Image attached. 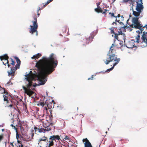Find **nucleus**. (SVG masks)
<instances>
[{
  "label": "nucleus",
  "mask_w": 147,
  "mask_h": 147,
  "mask_svg": "<svg viewBox=\"0 0 147 147\" xmlns=\"http://www.w3.org/2000/svg\"><path fill=\"white\" fill-rule=\"evenodd\" d=\"M57 64V59L53 53L49 57H43L36 63V66L39 71L37 76L40 85L45 83L47 80L46 77L55 70Z\"/></svg>",
  "instance_id": "nucleus-1"
},
{
  "label": "nucleus",
  "mask_w": 147,
  "mask_h": 147,
  "mask_svg": "<svg viewBox=\"0 0 147 147\" xmlns=\"http://www.w3.org/2000/svg\"><path fill=\"white\" fill-rule=\"evenodd\" d=\"M25 76L28 83L26 86H23V88L24 90V93L30 96L34 93V92L31 90H33L36 86V83L32 82V81L34 80V78L32 75L28 74Z\"/></svg>",
  "instance_id": "nucleus-2"
},
{
  "label": "nucleus",
  "mask_w": 147,
  "mask_h": 147,
  "mask_svg": "<svg viewBox=\"0 0 147 147\" xmlns=\"http://www.w3.org/2000/svg\"><path fill=\"white\" fill-rule=\"evenodd\" d=\"M132 24L129 25L132 28L138 29L140 30L141 32L144 30V28H147V25L143 26L141 22L139 20L138 17H132L131 18Z\"/></svg>",
  "instance_id": "nucleus-3"
},
{
  "label": "nucleus",
  "mask_w": 147,
  "mask_h": 147,
  "mask_svg": "<svg viewBox=\"0 0 147 147\" xmlns=\"http://www.w3.org/2000/svg\"><path fill=\"white\" fill-rule=\"evenodd\" d=\"M120 59L117 58V56L115 53H108L107 54L106 59L104 60V63L106 65L108 64L111 62L115 61V63L113 64L114 66H115L119 62Z\"/></svg>",
  "instance_id": "nucleus-4"
},
{
  "label": "nucleus",
  "mask_w": 147,
  "mask_h": 147,
  "mask_svg": "<svg viewBox=\"0 0 147 147\" xmlns=\"http://www.w3.org/2000/svg\"><path fill=\"white\" fill-rule=\"evenodd\" d=\"M14 58L16 61L17 63L14 67H11L10 70L7 71L8 76H11L12 77H13L15 75V73L16 71L18 69L20 68V66L21 61L20 59L17 57H15Z\"/></svg>",
  "instance_id": "nucleus-5"
},
{
  "label": "nucleus",
  "mask_w": 147,
  "mask_h": 147,
  "mask_svg": "<svg viewBox=\"0 0 147 147\" xmlns=\"http://www.w3.org/2000/svg\"><path fill=\"white\" fill-rule=\"evenodd\" d=\"M3 93L5 94L3 95L4 98L3 100L6 102L7 104L6 107L13 109V110H16V108L14 107V105L12 103L11 101H9L8 99V98L9 95L8 92L6 91V90L5 88H3Z\"/></svg>",
  "instance_id": "nucleus-6"
},
{
  "label": "nucleus",
  "mask_w": 147,
  "mask_h": 147,
  "mask_svg": "<svg viewBox=\"0 0 147 147\" xmlns=\"http://www.w3.org/2000/svg\"><path fill=\"white\" fill-rule=\"evenodd\" d=\"M34 20L32 21L33 25L30 26V28L29 32L32 34L36 32V35L37 36L38 35V32L37 30L38 28V25L37 23V20L36 17H34Z\"/></svg>",
  "instance_id": "nucleus-7"
},
{
  "label": "nucleus",
  "mask_w": 147,
  "mask_h": 147,
  "mask_svg": "<svg viewBox=\"0 0 147 147\" xmlns=\"http://www.w3.org/2000/svg\"><path fill=\"white\" fill-rule=\"evenodd\" d=\"M60 140V137L58 135H53L50 137L48 139H47L46 142L47 146H53L54 144V142L56 141V140Z\"/></svg>",
  "instance_id": "nucleus-8"
},
{
  "label": "nucleus",
  "mask_w": 147,
  "mask_h": 147,
  "mask_svg": "<svg viewBox=\"0 0 147 147\" xmlns=\"http://www.w3.org/2000/svg\"><path fill=\"white\" fill-rule=\"evenodd\" d=\"M147 29V28H146ZM140 36L138 35L136 37V41L137 43L141 42V43L143 42H145L147 45V32H145V31L143 32V34L141 37L142 42H141L140 40Z\"/></svg>",
  "instance_id": "nucleus-9"
},
{
  "label": "nucleus",
  "mask_w": 147,
  "mask_h": 147,
  "mask_svg": "<svg viewBox=\"0 0 147 147\" xmlns=\"http://www.w3.org/2000/svg\"><path fill=\"white\" fill-rule=\"evenodd\" d=\"M94 36V35L92 33L88 38H85L81 42L82 44L84 45L88 44L92 40Z\"/></svg>",
  "instance_id": "nucleus-10"
},
{
  "label": "nucleus",
  "mask_w": 147,
  "mask_h": 147,
  "mask_svg": "<svg viewBox=\"0 0 147 147\" xmlns=\"http://www.w3.org/2000/svg\"><path fill=\"white\" fill-rule=\"evenodd\" d=\"M0 58L1 61H6V63H5L4 61H3V64L5 65L6 64H7V66L8 67H9L10 65L9 64V61L8 60V59L9 57L7 54L4 55L0 56Z\"/></svg>",
  "instance_id": "nucleus-11"
},
{
  "label": "nucleus",
  "mask_w": 147,
  "mask_h": 147,
  "mask_svg": "<svg viewBox=\"0 0 147 147\" xmlns=\"http://www.w3.org/2000/svg\"><path fill=\"white\" fill-rule=\"evenodd\" d=\"M121 29H120V31L119 32V31L118 34L117 33H115L114 34H115L114 37L116 39L118 40V35L121 34V35H122V36H123V39L124 40V41H125V40L126 36H125V34L122 33V31L121 30Z\"/></svg>",
  "instance_id": "nucleus-12"
},
{
  "label": "nucleus",
  "mask_w": 147,
  "mask_h": 147,
  "mask_svg": "<svg viewBox=\"0 0 147 147\" xmlns=\"http://www.w3.org/2000/svg\"><path fill=\"white\" fill-rule=\"evenodd\" d=\"M117 45L114 44H113L109 51V53H116L115 48Z\"/></svg>",
  "instance_id": "nucleus-13"
},
{
  "label": "nucleus",
  "mask_w": 147,
  "mask_h": 147,
  "mask_svg": "<svg viewBox=\"0 0 147 147\" xmlns=\"http://www.w3.org/2000/svg\"><path fill=\"white\" fill-rule=\"evenodd\" d=\"M134 42H135L133 40L129 42L127 44V47L129 48H132L135 47Z\"/></svg>",
  "instance_id": "nucleus-14"
},
{
  "label": "nucleus",
  "mask_w": 147,
  "mask_h": 147,
  "mask_svg": "<svg viewBox=\"0 0 147 147\" xmlns=\"http://www.w3.org/2000/svg\"><path fill=\"white\" fill-rule=\"evenodd\" d=\"M143 3H138L137 4V5L136 9V10H138L141 12H142V10H143L144 8L143 6Z\"/></svg>",
  "instance_id": "nucleus-15"
},
{
  "label": "nucleus",
  "mask_w": 147,
  "mask_h": 147,
  "mask_svg": "<svg viewBox=\"0 0 147 147\" xmlns=\"http://www.w3.org/2000/svg\"><path fill=\"white\" fill-rule=\"evenodd\" d=\"M46 102L45 101L44 102V101L42 100H40L38 102V103L37 104V105L38 106H41L42 107H44V106H45L46 105Z\"/></svg>",
  "instance_id": "nucleus-16"
},
{
  "label": "nucleus",
  "mask_w": 147,
  "mask_h": 147,
  "mask_svg": "<svg viewBox=\"0 0 147 147\" xmlns=\"http://www.w3.org/2000/svg\"><path fill=\"white\" fill-rule=\"evenodd\" d=\"M136 11H135L133 9V14L135 16V17H138L140 15L141 12L138 11L136 10Z\"/></svg>",
  "instance_id": "nucleus-17"
},
{
  "label": "nucleus",
  "mask_w": 147,
  "mask_h": 147,
  "mask_svg": "<svg viewBox=\"0 0 147 147\" xmlns=\"http://www.w3.org/2000/svg\"><path fill=\"white\" fill-rule=\"evenodd\" d=\"M46 106L44 107V111L45 109L47 111L48 109H51L52 108V103L50 102L49 104H48L47 102H46Z\"/></svg>",
  "instance_id": "nucleus-18"
},
{
  "label": "nucleus",
  "mask_w": 147,
  "mask_h": 147,
  "mask_svg": "<svg viewBox=\"0 0 147 147\" xmlns=\"http://www.w3.org/2000/svg\"><path fill=\"white\" fill-rule=\"evenodd\" d=\"M47 138L45 136H44L41 138H40L39 139L38 141V144H39V143H41V142L42 141H43L44 142H47Z\"/></svg>",
  "instance_id": "nucleus-19"
},
{
  "label": "nucleus",
  "mask_w": 147,
  "mask_h": 147,
  "mask_svg": "<svg viewBox=\"0 0 147 147\" xmlns=\"http://www.w3.org/2000/svg\"><path fill=\"white\" fill-rule=\"evenodd\" d=\"M130 26L127 27V26L124 25L123 26L121 27V29H122L123 31H125V28H126L127 30H128L129 31H131L132 30V29L131 28Z\"/></svg>",
  "instance_id": "nucleus-20"
},
{
  "label": "nucleus",
  "mask_w": 147,
  "mask_h": 147,
  "mask_svg": "<svg viewBox=\"0 0 147 147\" xmlns=\"http://www.w3.org/2000/svg\"><path fill=\"white\" fill-rule=\"evenodd\" d=\"M17 143L18 145V147H27L24 146L22 143V142L19 140H17Z\"/></svg>",
  "instance_id": "nucleus-21"
},
{
  "label": "nucleus",
  "mask_w": 147,
  "mask_h": 147,
  "mask_svg": "<svg viewBox=\"0 0 147 147\" xmlns=\"http://www.w3.org/2000/svg\"><path fill=\"white\" fill-rule=\"evenodd\" d=\"M41 56V54L40 53H38L37 54L33 56L31 58L32 59H35L36 60V59H38L39 57H40Z\"/></svg>",
  "instance_id": "nucleus-22"
},
{
  "label": "nucleus",
  "mask_w": 147,
  "mask_h": 147,
  "mask_svg": "<svg viewBox=\"0 0 147 147\" xmlns=\"http://www.w3.org/2000/svg\"><path fill=\"white\" fill-rule=\"evenodd\" d=\"M38 131L39 133L44 132L45 133L46 132V129L43 128H39L38 129Z\"/></svg>",
  "instance_id": "nucleus-23"
},
{
  "label": "nucleus",
  "mask_w": 147,
  "mask_h": 147,
  "mask_svg": "<svg viewBox=\"0 0 147 147\" xmlns=\"http://www.w3.org/2000/svg\"><path fill=\"white\" fill-rule=\"evenodd\" d=\"M84 147H92V146L90 142L88 143H86L84 144Z\"/></svg>",
  "instance_id": "nucleus-24"
},
{
  "label": "nucleus",
  "mask_w": 147,
  "mask_h": 147,
  "mask_svg": "<svg viewBox=\"0 0 147 147\" xmlns=\"http://www.w3.org/2000/svg\"><path fill=\"white\" fill-rule=\"evenodd\" d=\"M53 0H48L47 2L45 3V4H43V7H45L46 5H47L50 2L52 1Z\"/></svg>",
  "instance_id": "nucleus-25"
},
{
  "label": "nucleus",
  "mask_w": 147,
  "mask_h": 147,
  "mask_svg": "<svg viewBox=\"0 0 147 147\" xmlns=\"http://www.w3.org/2000/svg\"><path fill=\"white\" fill-rule=\"evenodd\" d=\"M82 141L84 142H85L84 143V144H85L86 143H89L90 142H89V140L87 139V138H86L85 139H84L82 140Z\"/></svg>",
  "instance_id": "nucleus-26"
},
{
  "label": "nucleus",
  "mask_w": 147,
  "mask_h": 147,
  "mask_svg": "<svg viewBox=\"0 0 147 147\" xmlns=\"http://www.w3.org/2000/svg\"><path fill=\"white\" fill-rule=\"evenodd\" d=\"M109 12V10L107 9H105L104 11H102V13L104 14V16H106L107 15V13H108Z\"/></svg>",
  "instance_id": "nucleus-27"
},
{
  "label": "nucleus",
  "mask_w": 147,
  "mask_h": 147,
  "mask_svg": "<svg viewBox=\"0 0 147 147\" xmlns=\"http://www.w3.org/2000/svg\"><path fill=\"white\" fill-rule=\"evenodd\" d=\"M94 10L95 11L98 13H102V9H98V8H95L94 9Z\"/></svg>",
  "instance_id": "nucleus-28"
},
{
  "label": "nucleus",
  "mask_w": 147,
  "mask_h": 147,
  "mask_svg": "<svg viewBox=\"0 0 147 147\" xmlns=\"http://www.w3.org/2000/svg\"><path fill=\"white\" fill-rule=\"evenodd\" d=\"M114 67L115 66H114V65H113V66L112 67L107 70L106 71H105V72L108 73L109 72L113 70V69L114 68Z\"/></svg>",
  "instance_id": "nucleus-29"
},
{
  "label": "nucleus",
  "mask_w": 147,
  "mask_h": 147,
  "mask_svg": "<svg viewBox=\"0 0 147 147\" xmlns=\"http://www.w3.org/2000/svg\"><path fill=\"white\" fill-rule=\"evenodd\" d=\"M45 129H46V132L47 131H50L51 129V128L49 126L45 127Z\"/></svg>",
  "instance_id": "nucleus-30"
},
{
  "label": "nucleus",
  "mask_w": 147,
  "mask_h": 147,
  "mask_svg": "<svg viewBox=\"0 0 147 147\" xmlns=\"http://www.w3.org/2000/svg\"><path fill=\"white\" fill-rule=\"evenodd\" d=\"M61 137L63 139H65V140H69L70 139V138H69V137L67 136H65L64 137H61Z\"/></svg>",
  "instance_id": "nucleus-31"
},
{
  "label": "nucleus",
  "mask_w": 147,
  "mask_h": 147,
  "mask_svg": "<svg viewBox=\"0 0 147 147\" xmlns=\"http://www.w3.org/2000/svg\"><path fill=\"white\" fill-rule=\"evenodd\" d=\"M20 130L21 132L23 133H24V127H23V126H20Z\"/></svg>",
  "instance_id": "nucleus-32"
},
{
  "label": "nucleus",
  "mask_w": 147,
  "mask_h": 147,
  "mask_svg": "<svg viewBox=\"0 0 147 147\" xmlns=\"http://www.w3.org/2000/svg\"><path fill=\"white\" fill-rule=\"evenodd\" d=\"M43 7L42 8H41V9H42ZM41 9L40 8V7H38V10H37V15H38V17L39 15H40V13H39V11Z\"/></svg>",
  "instance_id": "nucleus-33"
},
{
  "label": "nucleus",
  "mask_w": 147,
  "mask_h": 147,
  "mask_svg": "<svg viewBox=\"0 0 147 147\" xmlns=\"http://www.w3.org/2000/svg\"><path fill=\"white\" fill-rule=\"evenodd\" d=\"M109 14L111 15V16L112 17H115V18H116V19H117V16H115L114 15V13H112L111 12H110L109 13Z\"/></svg>",
  "instance_id": "nucleus-34"
},
{
  "label": "nucleus",
  "mask_w": 147,
  "mask_h": 147,
  "mask_svg": "<svg viewBox=\"0 0 147 147\" xmlns=\"http://www.w3.org/2000/svg\"><path fill=\"white\" fill-rule=\"evenodd\" d=\"M16 139L18 140V139L20 138L19 135V134H18V130H17L16 131Z\"/></svg>",
  "instance_id": "nucleus-35"
},
{
  "label": "nucleus",
  "mask_w": 147,
  "mask_h": 147,
  "mask_svg": "<svg viewBox=\"0 0 147 147\" xmlns=\"http://www.w3.org/2000/svg\"><path fill=\"white\" fill-rule=\"evenodd\" d=\"M137 4L138 3H143L142 0H137L136 1Z\"/></svg>",
  "instance_id": "nucleus-36"
},
{
  "label": "nucleus",
  "mask_w": 147,
  "mask_h": 147,
  "mask_svg": "<svg viewBox=\"0 0 147 147\" xmlns=\"http://www.w3.org/2000/svg\"><path fill=\"white\" fill-rule=\"evenodd\" d=\"M11 64L13 66H14L15 64V63L13 59H12L11 58Z\"/></svg>",
  "instance_id": "nucleus-37"
},
{
  "label": "nucleus",
  "mask_w": 147,
  "mask_h": 147,
  "mask_svg": "<svg viewBox=\"0 0 147 147\" xmlns=\"http://www.w3.org/2000/svg\"><path fill=\"white\" fill-rule=\"evenodd\" d=\"M115 21L121 24V25H123V26L124 25L123 24V22H120V20H117V19H116Z\"/></svg>",
  "instance_id": "nucleus-38"
},
{
  "label": "nucleus",
  "mask_w": 147,
  "mask_h": 147,
  "mask_svg": "<svg viewBox=\"0 0 147 147\" xmlns=\"http://www.w3.org/2000/svg\"><path fill=\"white\" fill-rule=\"evenodd\" d=\"M113 28H110V30H111V34H113H113H115V33L114 32V30H113Z\"/></svg>",
  "instance_id": "nucleus-39"
},
{
  "label": "nucleus",
  "mask_w": 147,
  "mask_h": 147,
  "mask_svg": "<svg viewBox=\"0 0 147 147\" xmlns=\"http://www.w3.org/2000/svg\"><path fill=\"white\" fill-rule=\"evenodd\" d=\"M34 131V130L32 129L31 133V136L32 138L34 135V134L33 133Z\"/></svg>",
  "instance_id": "nucleus-40"
},
{
  "label": "nucleus",
  "mask_w": 147,
  "mask_h": 147,
  "mask_svg": "<svg viewBox=\"0 0 147 147\" xmlns=\"http://www.w3.org/2000/svg\"><path fill=\"white\" fill-rule=\"evenodd\" d=\"M11 126L14 129L16 130V131L17 130V128L15 126L13 125V124H11Z\"/></svg>",
  "instance_id": "nucleus-41"
},
{
  "label": "nucleus",
  "mask_w": 147,
  "mask_h": 147,
  "mask_svg": "<svg viewBox=\"0 0 147 147\" xmlns=\"http://www.w3.org/2000/svg\"><path fill=\"white\" fill-rule=\"evenodd\" d=\"M3 136L0 135V141L3 139Z\"/></svg>",
  "instance_id": "nucleus-42"
},
{
  "label": "nucleus",
  "mask_w": 147,
  "mask_h": 147,
  "mask_svg": "<svg viewBox=\"0 0 147 147\" xmlns=\"http://www.w3.org/2000/svg\"><path fill=\"white\" fill-rule=\"evenodd\" d=\"M93 75H92L90 78H89L88 79V80H93Z\"/></svg>",
  "instance_id": "nucleus-43"
},
{
  "label": "nucleus",
  "mask_w": 147,
  "mask_h": 147,
  "mask_svg": "<svg viewBox=\"0 0 147 147\" xmlns=\"http://www.w3.org/2000/svg\"><path fill=\"white\" fill-rule=\"evenodd\" d=\"M100 2H98L97 3H96V4L97 5V7H99L100 6Z\"/></svg>",
  "instance_id": "nucleus-44"
},
{
  "label": "nucleus",
  "mask_w": 147,
  "mask_h": 147,
  "mask_svg": "<svg viewBox=\"0 0 147 147\" xmlns=\"http://www.w3.org/2000/svg\"><path fill=\"white\" fill-rule=\"evenodd\" d=\"M34 129L35 130V131H36L37 130H38V128L37 127H35V126L34 127Z\"/></svg>",
  "instance_id": "nucleus-45"
},
{
  "label": "nucleus",
  "mask_w": 147,
  "mask_h": 147,
  "mask_svg": "<svg viewBox=\"0 0 147 147\" xmlns=\"http://www.w3.org/2000/svg\"><path fill=\"white\" fill-rule=\"evenodd\" d=\"M49 117H50V120L51 121H52V118H53L52 116L51 115V116H50Z\"/></svg>",
  "instance_id": "nucleus-46"
},
{
  "label": "nucleus",
  "mask_w": 147,
  "mask_h": 147,
  "mask_svg": "<svg viewBox=\"0 0 147 147\" xmlns=\"http://www.w3.org/2000/svg\"><path fill=\"white\" fill-rule=\"evenodd\" d=\"M120 17L121 18V20H124V18L123 16H121Z\"/></svg>",
  "instance_id": "nucleus-47"
},
{
  "label": "nucleus",
  "mask_w": 147,
  "mask_h": 147,
  "mask_svg": "<svg viewBox=\"0 0 147 147\" xmlns=\"http://www.w3.org/2000/svg\"><path fill=\"white\" fill-rule=\"evenodd\" d=\"M129 1H130V0H123V1L124 2L126 3L128 2Z\"/></svg>",
  "instance_id": "nucleus-48"
},
{
  "label": "nucleus",
  "mask_w": 147,
  "mask_h": 147,
  "mask_svg": "<svg viewBox=\"0 0 147 147\" xmlns=\"http://www.w3.org/2000/svg\"><path fill=\"white\" fill-rule=\"evenodd\" d=\"M63 29H65V31H64V32L65 33L66 32V27H64L63 28Z\"/></svg>",
  "instance_id": "nucleus-49"
},
{
  "label": "nucleus",
  "mask_w": 147,
  "mask_h": 147,
  "mask_svg": "<svg viewBox=\"0 0 147 147\" xmlns=\"http://www.w3.org/2000/svg\"><path fill=\"white\" fill-rule=\"evenodd\" d=\"M120 16V15L119 14L118 15H117V17H118L119 18H120V16Z\"/></svg>",
  "instance_id": "nucleus-50"
},
{
  "label": "nucleus",
  "mask_w": 147,
  "mask_h": 147,
  "mask_svg": "<svg viewBox=\"0 0 147 147\" xmlns=\"http://www.w3.org/2000/svg\"><path fill=\"white\" fill-rule=\"evenodd\" d=\"M98 8V9H101V7H100V6H99V7H97V8Z\"/></svg>",
  "instance_id": "nucleus-51"
},
{
  "label": "nucleus",
  "mask_w": 147,
  "mask_h": 147,
  "mask_svg": "<svg viewBox=\"0 0 147 147\" xmlns=\"http://www.w3.org/2000/svg\"><path fill=\"white\" fill-rule=\"evenodd\" d=\"M10 145L12 146L13 147H14V146L13 145V143H10Z\"/></svg>",
  "instance_id": "nucleus-52"
},
{
  "label": "nucleus",
  "mask_w": 147,
  "mask_h": 147,
  "mask_svg": "<svg viewBox=\"0 0 147 147\" xmlns=\"http://www.w3.org/2000/svg\"><path fill=\"white\" fill-rule=\"evenodd\" d=\"M117 24V23L116 22H113L112 23V24Z\"/></svg>",
  "instance_id": "nucleus-53"
},
{
  "label": "nucleus",
  "mask_w": 147,
  "mask_h": 147,
  "mask_svg": "<svg viewBox=\"0 0 147 147\" xmlns=\"http://www.w3.org/2000/svg\"><path fill=\"white\" fill-rule=\"evenodd\" d=\"M131 2L132 3H133L134 2V1H132L131 0Z\"/></svg>",
  "instance_id": "nucleus-54"
},
{
  "label": "nucleus",
  "mask_w": 147,
  "mask_h": 147,
  "mask_svg": "<svg viewBox=\"0 0 147 147\" xmlns=\"http://www.w3.org/2000/svg\"><path fill=\"white\" fill-rule=\"evenodd\" d=\"M51 146H47L46 147H51Z\"/></svg>",
  "instance_id": "nucleus-55"
},
{
  "label": "nucleus",
  "mask_w": 147,
  "mask_h": 147,
  "mask_svg": "<svg viewBox=\"0 0 147 147\" xmlns=\"http://www.w3.org/2000/svg\"><path fill=\"white\" fill-rule=\"evenodd\" d=\"M4 129H2V131H4Z\"/></svg>",
  "instance_id": "nucleus-56"
},
{
  "label": "nucleus",
  "mask_w": 147,
  "mask_h": 147,
  "mask_svg": "<svg viewBox=\"0 0 147 147\" xmlns=\"http://www.w3.org/2000/svg\"><path fill=\"white\" fill-rule=\"evenodd\" d=\"M133 7H131V9H132V11H133Z\"/></svg>",
  "instance_id": "nucleus-57"
},
{
  "label": "nucleus",
  "mask_w": 147,
  "mask_h": 147,
  "mask_svg": "<svg viewBox=\"0 0 147 147\" xmlns=\"http://www.w3.org/2000/svg\"><path fill=\"white\" fill-rule=\"evenodd\" d=\"M131 15H129V17H131Z\"/></svg>",
  "instance_id": "nucleus-58"
},
{
  "label": "nucleus",
  "mask_w": 147,
  "mask_h": 147,
  "mask_svg": "<svg viewBox=\"0 0 147 147\" xmlns=\"http://www.w3.org/2000/svg\"><path fill=\"white\" fill-rule=\"evenodd\" d=\"M3 61L5 62V63H6V61Z\"/></svg>",
  "instance_id": "nucleus-59"
},
{
  "label": "nucleus",
  "mask_w": 147,
  "mask_h": 147,
  "mask_svg": "<svg viewBox=\"0 0 147 147\" xmlns=\"http://www.w3.org/2000/svg\"><path fill=\"white\" fill-rule=\"evenodd\" d=\"M115 0H113V2H114V1H115Z\"/></svg>",
  "instance_id": "nucleus-60"
},
{
  "label": "nucleus",
  "mask_w": 147,
  "mask_h": 147,
  "mask_svg": "<svg viewBox=\"0 0 147 147\" xmlns=\"http://www.w3.org/2000/svg\"><path fill=\"white\" fill-rule=\"evenodd\" d=\"M50 113H51V112H50Z\"/></svg>",
  "instance_id": "nucleus-61"
}]
</instances>
